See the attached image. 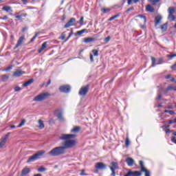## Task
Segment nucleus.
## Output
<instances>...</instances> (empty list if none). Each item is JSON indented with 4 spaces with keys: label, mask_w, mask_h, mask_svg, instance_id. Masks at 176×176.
<instances>
[{
    "label": "nucleus",
    "mask_w": 176,
    "mask_h": 176,
    "mask_svg": "<svg viewBox=\"0 0 176 176\" xmlns=\"http://www.w3.org/2000/svg\"><path fill=\"white\" fill-rule=\"evenodd\" d=\"M76 138V135L75 134H62L60 136V139L62 141H64L62 144V146L65 149H69L71 148H74L78 144L76 140H74L73 138Z\"/></svg>",
    "instance_id": "nucleus-1"
},
{
    "label": "nucleus",
    "mask_w": 176,
    "mask_h": 176,
    "mask_svg": "<svg viewBox=\"0 0 176 176\" xmlns=\"http://www.w3.org/2000/svg\"><path fill=\"white\" fill-rule=\"evenodd\" d=\"M65 153V148L63 146L55 147L52 149L48 155L50 156H60V155H64Z\"/></svg>",
    "instance_id": "nucleus-2"
},
{
    "label": "nucleus",
    "mask_w": 176,
    "mask_h": 176,
    "mask_svg": "<svg viewBox=\"0 0 176 176\" xmlns=\"http://www.w3.org/2000/svg\"><path fill=\"white\" fill-rule=\"evenodd\" d=\"M45 153L46 151H38L36 153L29 157V159L27 161V163H31V162H35V160L41 159V157H42V156H43V155H45Z\"/></svg>",
    "instance_id": "nucleus-3"
},
{
    "label": "nucleus",
    "mask_w": 176,
    "mask_h": 176,
    "mask_svg": "<svg viewBox=\"0 0 176 176\" xmlns=\"http://www.w3.org/2000/svg\"><path fill=\"white\" fill-rule=\"evenodd\" d=\"M49 97H50V94L47 92L41 93L35 96L33 99V101L41 102V101H45V100H46V98H49Z\"/></svg>",
    "instance_id": "nucleus-4"
},
{
    "label": "nucleus",
    "mask_w": 176,
    "mask_h": 176,
    "mask_svg": "<svg viewBox=\"0 0 176 176\" xmlns=\"http://www.w3.org/2000/svg\"><path fill=\"white\" fill-rule=\"evenodd\" d=\"M9 135H10V132H8L6 135L1 138L0 140V148H3L5 144H6V142L8 141V138H9Z\"/></svg>",
    "instance_id": "nucleus-5"
},
{
    "label": "nucleus",
    "mask_w": 176,
    "mask_h": 176,
    "mask_svg": "<svg viewBox=\"0 0 176 176\" xmlns=\"http://www.w3.org/2000/svg\"><path fill=\"white\" fill-rule=\"evenodd\" d=\"M55 116L58 118L59 122H65V118H64L63 111L61 110H56L55 111Z\"/></svg>",
    "instance_id": "nucleus-6"
},
{
    "label": "nucleus",
    "mask_w": 176,
    "mask_h": 176,
    "mask_svg": "<svg viewBox=\"0 0 176 176\" xmlns=\"http://www.w3.org/2000/svg\"><path fill=\"white\" fill-rule=\"evenodd\" d=\"M75 23H76V19H75V18H71L64 27L65 28H69V27L74 25Z\"/></svg>",
    "instance_id": "nucleus-7"
},
{
    "label": "nucleus",
    "mask_w": 176,
    "mask_h": 176,
    "mask_svg": "<svg viewBox=\"0 0 176 176\" xmlns=\"http://www.w3.org/2000/svg\"><path fill=\"white\" fill-rule=\"evenodd\" d=\"M95 167L96 170H105L107 168V164L103 162H98L96 164Z\"/></svg>",
    "instance_id": "nucleus-8"
},
{
    "label": "nucleus",
    "mask_w": 176,
    "mask_h": 176,
    "mask_svg": "<svg viewBox=\"0 0 176 176\" xmlns=\"http://www.w3.org/2000/svg\"><path fill=\"white\" fill-rule=\"evenodd\" d=\"M124 176H141V172L140 171H131V170H129L127 174Z\"/></svg>",
    "instance_id": "nucleus-9"
},
{
    "label": "nucleus",
    "mask_w": 176,
    "mask_h": 176,
    "mask_svg": "<svg viewBox=\"0 0 176 176\" xmlns=\"http://www.w3.org/2000/svg\"><path fill=\"white\" fill-rule=\"evenodd\" d=\"M152 65L151 67H155V65H159L163 63V58H160L156 63V58L155 57H151Z\"/></svg>",
    "instance_id": "nucleus-10"
},
{
    "label": "nucleus",
    "mask_w": 176,
    "mask_h": 176,
    "mask_svg": "<svg viewBox=\"0 0 176 176\" xmlns=\"http://www.w3.org/2000/svg\"><path fill=\"white\" fill-rule=\"evenodd\" d=\"M23 74H25V72H23V70H20V69H16L14 74H13V76H15L16 78L19 77V76H21V75H23Z\"/></svg>",
    "instance_id": "nucleus-11"
},
{
    "label": "nucleus",
    "mask_w": 176,
    "mask_h": 176,
    "mask_svg": "<svg viewBox=\"0 0 176 176\" xmlns=\"http://www.w3.org/2000/svg\"><path fill=\"white\" fill-rule=\"evenodd\" d=\"M110 164L111 166H109L110 170H112V168L113 170H118V168H119V166H118V162H111Z\"/></svg>",
    "instance_id": "nucleus-12"
},
{
    "label": "nucleus",
    "mask_w": 176,
    "mask_h": 176,
    "mask_svg": "<svg viewBox=\"0 0 176 176\" xmlns=\"http://www.w3.org/2000/svg\"><path fill=\"white\" fill-rule=\"evenodd\" d=\"M24 39H25L24 36H21L19 38L14 49H17V47H19V46H21V45L23 43V42H24Z\"/></svg>",
    "instance_id": "nucleus-13"
},
{
    "label": "nucleus",
    "mask_w": 176,
    "mask_h": 176,
    "mask_svg": "<svg viewBox=\"0 0 176 176\" xmlns=\"http://www.w3.org/2000/svg\"><path fill=\"white\" fill-rule=\"evenodd\" d=\"M162 16L160 15H157V16H155V26L157 27V25H159V24H160V21H162Z\"/></svg>",
    "instance_id": "nucleus-14"
},
{
    "label": "nucleus",
    "mask_w": 176,
    "mask_h": 176,
    "mask_svg": "<svg viewBox=\"0 0 176 176\" xmlns=\"http://www.w3.org/2000/svg\"><path fill=\"white\" fill-rule=\"evenodd\" d=\"M46 47H47V42L45 41L42 44L40 49L38 50V53H42V52H43Z\"/></svg>",
    "instance_id": "nucleus-15"
},
{
    "label": "nucleus",
    "mask_w": 176,
    "mask_h": 176,
    "mask_svg": "<svg viewBox=\"0 0 176 176\" xmlns=\"http://www.w3.org/2000/svg\"><path fill=\"white\" fill-rule=\"evenodd\" d=\"M88 91H89V89H80L78 92V94L80 96H86V94H87Z\"/></svg>",
    "instance_id": "nucleus-16"
},
{
    "label": "nucleus",
    "mask_w": 176,
    "mask_h": 176,
    "mask_svg": "<svg viewBox=\"0 0 176 176\" xmlns=\"http://www.w3.org/2000/svg\"><path fill=\"white\" fill-rule=\"evenodd\" d=\"M30 168L28 167H25L21 172V176H25L27 174H29L30 173Z\"/></svg>",
    "instance_id": "nucleus-17"
},
{
    "label": "nucleus",
    "mask_w": 176,
    "mask_h": 176,
    "mask_svg": "<svg viewBox=\"0 0 176 176\" xmlns=\"http://www.w3.org/2000/svg\"><path fill=\"white\" fill-rule=\"evenodd\" d=\"M146 12H149L150 13H153V12H155V8L152 6L148 4L146 6Z\"/></svg>",
    "instance_id": "nucleus-18"
},
{
    "label": "nucleus",
    "mask_w": 176,
    "mask_h": 176,
    "mask_svg": "<svg viewBox=\"0 0 176 176\" xmlns=\"http://www.w3.org/2000/svg\"><path fill=\"white\" fill-rule=\"evenodd\" d=\"M126 162L128 164V166H131L133 164H134V160L131 157H128L126 160Z\"/></svg>",
    "instance_id": "nucleus-19"
},
{
    "label": "nucleus",
    "mask_w": 176,
    "mask_h": 176,
    "mask_svg": "<svg viewBox=\"0 0 176 176\" xmlns=\"http://www.w3.org/2000/svg\"><path fill=\"white\" fill-rule=\"evenodd\" d=\"M34 82V79H30L23 84V87H27V86H30L32 83Z\"/></svg>",
    "instance_id": "nucleus-20"
},
{
    "label": "nucleus",
    "mask_w": 176,
    "mask_h": 176,
    "mask_svg": "<svg viewBox=\"0 0 176 176\" xmlns=\"http://www.w3.org/2000/svg\"><path fill=\"white\" fill-rule=\"evenodd\" d=\"M96 39L93 37H87L84 39L85 43H90V42H94Z\"/></svg>",
    "instance_id": "nucleus-21"
},
{
    "label": "nucleus",
    "mask_w": 176,
    "mask_h": 176,
    "mask_svg": "<svg viewBox=\"0 0 176 176\" xmlns=\"http://www.w3.org/2000/svg\"><path fill=\"white\" fill-rule=\"evenodd\" d=\"M168 14H174L175 13V7H169L168 8Z\"/></svg>",
    "instance_id": "nucleus-22"
},
{
    "label": "nucleus",
    "mask_w": 176,
    "mask_h": 176,
    "mask_svg": "<svg viewBox=\"0 0 176 176\" xmlns=\"http://www.w3.org/2000/svg\"><path fill=\"white\" fill-rule=\"evenodd\" d=\"M80 130V126H74L70 131L71 133H79Z\"/></svg>",
    "instance_id": "nucleus-23"
},
{
    "label": "nucleus",
    "mask_w": 176,
    "mask_h": 176,
    "mask_svg": "<svg viewBox=\"0 0 176 176\" xmlns=\"http://www.w3.org/2000/svg\"><path fill=\"white\" fill-rule=\"evenodd\" d=\"M167 25H168L167 23H166L164 25H161L160 28H161L162 32H164L167 31Z\"/></svg>",
    "instance_id": "nucleus-24"
},
{
    "label": "nucleus",
    "mask_w": 176,
    "mask_h": 176,
    "mask_svg": "<svg viewBox=\"0 0 176 176\" xmlns=\"http://www.w3.org/2000/svg\"><path fill=\"white\" fill-rule=\"evenodd\" d=\"M142 173H144L145 176H151V172L145 168H142Z\"/></svg>",
    "instance_id": "nucleus-25"
},
{
    "label": "nucleus",
    "mask_w": 176,
    "mask_h": 176,
    "mask_svg": "<svg viewBox=\"0 0 176 176\" xmlns=\"http://www.w3.org/2000/svg\"><path fill=\"white\" fill-rule=\"evenodd\" d=\"M38 128L41 129L45 128V124H43V121L42 120H38Z\"/></svg>",
    "instance_id": "nucleus-26"
},
{
    "label": "nucleus",
    "mask_w": 176,
    "mask_h": 176,
    "mask_svg": "<svg viewBox=\"0 0 176 176\" xmlns=\"http://www.w3.org/2000/svg\"><path fill=\"white\" fill-rule=\"evenodd\" d=\"M2 10H5L6 12H12V7L8 6L3 7Z\"/></svg>",
    "instance_id": "nucleus-27"
},
{
    "label": "nucleus",
    "mask_w": 176,
    "mask_h": 176,
    "mask_svg": "<svg viewBox=\"0 0 176 176\" xmlns=\"http://www.w3.org/2000/svg\"><path fill=\"white\" fill-rule=\"evenodd\" d=\"M120 16V14H117L111 17H110L108 19V21H112V20H115V19H118V17H119Z\"/></svg>",
    "instance_id": "nucleus-28"
},
{
    "label": "nucleus",
    "mask_w": 176,
    "mask_h": 176,
    "mask_svg": "<svg viewBox=\"0 0 176 176\" xmlns=\"http://www.w3.org/2000/svg\"><path fill=\"white\" fill-rule=\"evenodd\" d=\"M138 17H140V19H142L144 23V24L146 23V16H144V15H138Z\"/></svg>",
    "instance_id": "nucleus-29"
},
{
    "label": "nucleus",
    "mask_w": 176,
    "mask_h": 176,
    "mask_svg": "<svg viewBox=\"0 0 176 176\" xmlns=\"http://www.w3.org/2000/svg\"><path fill=\"white\" fill-rule=\"evenodd\" d=\"M129 145H130V140L129 139V136H127L125 140V146L126 148H129Z\"/></svg>",
    "instance_id": "nucleus-30"
},
{
    "label": "nucleus",
    "mask_w": 176,
    "mask_h": 176,
    "mask_svg": "<svg viewBox=\"0 0 176 176\" xmlns=\"http://www.w3.org/2000/svg\"><path fill=\"white\" fill-rule=\"evenodd\" d=\"M87 31V30H86V29H83V30H80V31H78L77 32H76V35H82V34H85V32H86Z\"/></svg>",
    "instance_id": "nucleus-31"
},
{
    "label": "nucleus",
    "mask_w": 176,
    "mask_h": 176,
    "mask_svg": "<svg viewBox=\"0 0 176 176\" xmlns=\"http://www.w3.org/2000/svg\"><path fill=\"white\" fill-rule=\"evenodd\" d=\"M38 173H45V171H46V168H45L43 166H40L38 168Z\"/></svg>",
    "instance_id": "nucleus-32"
},
{
    "label": "nucleus",
    "mask_w": 176,
    "mask_h": 176,
    "mask_svg": "<svg viewBox=\"0 0 176 176\" xmlns=\"http://www.w3.org/2000/svg\"><path fill=\"white\" fill-rule=\"evenodd\" d=\"M168 19H169L172 21H174V20H175V16H174L173 14H168Z\"/></svg>",
    "instance_id": "nucleus-33"
},
{
    "label": "nucleus",
    "mask_w": 176,
    "mask_h": 176,
    "mask_svg": "<svg viewBox=\"0 0 176 176\" xmlns=\"http://www.w3.org/2000/svg\"><path fill=\"white\" fill-rule=\"evenodd\" d=\"M59 90L60 93H69V91H71L69 89H60Z\"/></svg>",
    "instance_id": "nucleus-34"
},
{
    "label": "nucleus",
    "mask_w": 176,
    "mask_h": 176,
    "mask_svg": "<svg viewBox=\"0 0 176 176\" xmlns=\"http://www.w3.org/2000/svg\"><path fill=\"white\" fill-rule=\"evenodd\" d=\"M101 12H102V13H109V12H111V9H109V8H102Z\"/></svg>",
    "instance_id": "nucleus-35"
},
{
    "label": "nucleus",
    "mask_w": 176,
    "mask_h": 176,
    "mask_svg": "<svg viewBox=\"0 0 176 176\" xmlns=\"http://www.w3.org/2000/svg\"><path fill=\"white\" fill-rule=\"evenodd\" d=\"M25 120H22L21 122L17 126V127H23L25 124Z\"/></svg>",
    "instance_id": "nucleus-36"
},
{
    "label": "nucleus",
    "mask_w": 176,
    "mask_h": 176,
    "mask_svg": "<svg viewBox=\"0 0 176 176\" xmlns=\"http://www.w3.org/2000/svg\"><path fill=\"white\" fill-rule=\"evenodd\" d=\"M8 79H9V76H8V75L2 76V80L3 82H6V80H8Z\"/></svg>",
    "instance_id": "nucleus-37"
},
{
    "label": "nucleus",
    "mask_w": 176,
    "mask_h": 176,
    "mask_svg": "<svg viewBox=\"0 0 176 176\" xmlns=\"http://www.w3.org/2000/svg\"><path fill=\"white\" fill-rule=\"evenodd\" d=\"M92 53H93L94 56H95L96 57L98 56V50H93Z\"/></svg>",
    "instance_id": "nucleus-38"
},
{
    "label": "nucleus",
    "mask_w": 176,
    "mask_h": 176,
    "mask_svg": "<svg viewBox=\"0 0 176 176\" xmlns=\"http://www.w3.org/2000/svg\"><path fill=\"white\" fill-rule=\"evenodd\" d=\"M65 32H63L60 35V39H61V41H64V39H65Z\"/></svg>",
    "instance_id": "nucleus-39"
},
{
    "label": "nucleus",
    "mask_w": 176,
    "mask_h": 176,
    "mask_svg": "<svg viewBox=\"0 0 176 176\" xmlns=\"http://www.w3.org/2000/svg\"><path fill=\"white\" fill-rule=\"evenodd\" d=\"M165 113H170V115H174V111L173 110H165Z\"/></svg>",
    "instance_id": "nucleus-40"
},
{
    "label": "nucleus",
    "mask_w": 176,
    "mask_h": 176,
    "mask_svg": "<svg viewBox=\"0 0 176 176\" xmlns=\"http://www.w3.org/2000/svg\"><path fill=\"white\" fill-rule=\"evenodd\" d=\"M21 17H23V15H19V13L15 14V18L18 19V20H21Z\"/></svg>",
    "instance_id": "nucleus-41"
},
{
    "label": "nucleus",
    "mask_w": 176,
    "mask_h": 176,
    "mask_svg": "<svg viewBox=\"0 0 176 176\" xmlns=\"http://www.w3.org/2000/svg\"><path fill=\"white\" fill-rule=\"evenodd\" d=\"M139 163L141 168V171H142V168H145V167H144V162L142 161H140Z\"/></svg>",
    "instance_id": "nucleus-42"
},
{
    "label": "nucleus",
    "mask_w": 176,
    "mask_h": 176,
    "mask_svg": "<svg viewBox=\"0 0 176 176\" xmlns=\"http://www.w3.org/2000/svg\"><path fill=\"white\" fill-rule=\"evenodd\" d=\"M104 41L105 43H108V42H109V41H111V36H108L107 37H106V38H104Z\"/></svg>",
    "instance_id": "nucleus-43"
},
{
    "label": "nucleus",
    "mask_w": 176,
    "mask_h": 176,
    "mask_svg": "<svg viewBox=\"0 0 176 176\" xmlns=\"http://www.w3.org/2000/svg\"><path fill=\"white\" fill-rule=\"evenodd\" d=\"M167 57L168 58H174V57H176V54L167 55Z\"/></svg>",
    "instance_id": "nucleus-44"
},
{
    "label": "nucleus",
    "mask_w": 176,
    "mask_h": 176,
    "mask_svg": "<svg viewBox=\"0 0 176 176\" xmlns=\"http://www.w3.org/2000/svg\"><path fill=\"white\" fill-rule=\"evenodd\" d=\"M60 89H71V86L69 85H63L60 87Z\"/></svg>",
    "instance_id": "nucleus-45"
},
{
    "label": "nucleus",
    "mask_w": 176,
    "mask_h": 176,
    "mask_svg": "<svg viewBox=\"0 0 176 176\" xmlns=\"http://www.w3.org/2000/svg\"><path fill=\"white\" fill-rule=\"evenodd\" d=\"M169 124H173V123H176V118H175L174 120H170L168 121Z\"/></svg>",
    "instance_id": "nucleus-46"
},
{
    "label": "nucleus",
    "mask_w": 176,
    "mask_h": 176,
    "mask_svg": "<svg viewBox=\"0 0 176 176\" xmlns=\"http://www.w3.org/2000/svg\"><path fill=\"white\" fill-rule=\"evenodd\" d=\"M83 19H84V17L81 16L79 21V24H80V25H83Z\"/></svg>",
    "instance_id": "nucleus-47"
},
{
    "label": "nucleus",
    "mask_w": 176,
    "mask_h": 176,
    "mask_svg": "<svg viewBox=\"0 0 176 176\" xmlns=\"http://www.w3.org/2000/svg\"><path fill=\"white\" fill-rule=\"evenodd\" d=\"M80 175H81V176H87V174L85 173V170L82 169L81 170V173H80Z\"/></svg>",
    "instance_id": "nucleus-48"
},
{
    "label": "nucleus",
    "mask_w": 176,
    "mask_h": 176,
    "mask_svg": "<svg viewBox=\"0 0 176 176\" xmlns=\"http://www.w3.org/2000/svg\"><path fill=\"white\" fill-rule=\"evenodd\" d=\"M131 10H134V7H131V8H128L126 10V13H129V12H131Z\"/></svg>",
    "instance_id": "nucleus-49"
},
{
    "label": "nucleus",
    "mask_w": 176,
    "mask_h": 176,
    "mask_svg": "<svg viewBox=\"0 0 176 176\" xmlns=\"http://www.w3.org/2000/svg\"><path fill=\"white\" fill-rule=\"evenodd\" d=\"M38 36V33H36L33 37L30 40V42H34V41H35L36 38Z\"/></svg>",
    "instance_id": "nucleus-50"
},
{
    "label": "nucleus",
    "mask_w": 176,
    "mask_h": 176,
    "mask_svg": "<svg viewBox=\"0 0 176 176\" xmlns=\"http://www.w3.org/2000/svg\"><path fill=\"white\" fill-rule=\"evenodd\" d=\"M157 2H160V0H152L153 5H156Z\"/></svg>",
    "instance_id": "nucleus-51"
},
{
    "label": "nucleus",
    "mask_w": 176,
    "mask_h": 176,
    "mask_svg": "<svg viewBox=\"0 0 176 176\" xmlns=\"http://www.w3.org/2000/svg\"><path fill=\"white\" fill-rule=\"evenodd\" d=\"M171 141L172 142H174V144H176V138H175V136H173L171 138Z\"/></svg>",
    "instance_id": "nucleus-52"
},
{
    "label": "nucleus",
    "mask_w": 176,
    "mask_h": 176,
    "mask_svg": "<svg viewBox=\"0 0 176 176\" xmlns=\"http://www.w3.org/2000/svg\"><path fill=\"white\" fill-rule=\"evenodd\" d=\"M115 170H116V169H113V168H111V171L112 172V173H111V175H113V176H115L116 174V172H115Z\"/></svg>",
    "instance_id": "nucleus-53"
},
{
    "label": "nucleus",
    "mask_w": 176,
    "mask_h": 176,
    "mask_svg": "<svg viewBox=\"0 0 176 176\" xmlns=\"http://www.w3.org/2000/svg\"><path fill=\"white\" fill-rule=\"evenodd\" d=\"M90 61L91 62V63H93V61H94V58L93 57V54H90Z\"/></svg>",
    "instance_id": "nucleus-54"
},
{
    "label": "nucleus",
    "mask_w": 176,
    "mask_h": 176,
    "mask_svg": "<svg viewBox=\"0 0 176 176\" xmlns=\"http://www.w3.org/2000/svg\"><path fill=\"white\" fill-rule=\"evenodd\" d=\"M170 78H171V74H168L165 76V79H170Z\"/></svg>",
    "instance_id": "nucleus-55"
},
{
    "label": "nucleus",
    "mask_w": 176,
    "mask_h": 176,
    "mask_svg": "<svg viewBox=\"0 0 176 176\" xmlns=\"http://www.w3.org/2000/svg\"><path fill=\"white\" fill-rule=\"evenodd\" d=\"M127 1H128L127 2L128 5H131L133 2H134V0H127Z\"/></svg>",
    "instance_id": "nucleus-56"
},
{
    "label": "nucleus",
    "mask_w": 176,
    "mask_h": 176,
    "mask_svg": "<svg viewBox=\"0 0 176 176\" xmlns=\"http://www.w3.org/2000/svg\"><path fill=\"white\" fill-rule=\"evenodd\" d=\"M0 20H8V16H4L3 17H0Z\"/></svg>",
    "instance_id": "nucleus-57"
},
{
    "label": "nucleus",
    "mask_w": 176,
    "mask_h": 176,
    "mask_svg": "<svg viewBox=\"0 0 176 176\" xmlns=\"http://www.w3.org/2000/svg\"><path fill=\"white\" fill-rule=\"evenodd\" d=\"M27 30H28V28L25 27L22 29V32H25V31H27Z\"/></svg>",
    "instance_id": "nucleus-58"
},
{
    "label": "nucleus",
    "mask_w": 176,
    "mask_h": 176,
    "mask_svg": "<svg viewBox=\"0 0 176 176\" xmlns=\"http://www.w3.org/2000/svg\"><path fill=\"white\" fill-rule=\"evenodd\" d=\"M50 83H52V81L50 80H49V81L47 82L46 86H45V87H47V86H49V85H50Z\"/></svg>",
    "instance_id": "nucleus-59"
},
{
    "label": "nucleus",
    "mask_w": 176,
    "mask_h": 176,
    "mask_svg": "<svg viewBox=\"0 0 176 176\" xmlns=\"http://www.w3.org/2000/svg\"><path fill=\"white\" fill-rule=\"evenodd\" d=\"M170 82H176L175 81V78H171L170 80Z\"/></svg>",
    "instance_id": "nucleus-60"
},
{
    "label": "nucleus",
    "mask_w": 176,
    "mask_h": 176,
    "mask_svg": "<svg viewBox=\"0 0 176 176\" xmlns=\"http://www.w3.org/2000/svg\"><path fill=\"white\" fill-rule=\"evenodd\" d=\"M89 85H87V86H85V87H81V89H89Z\"/></svg>",
    "instance_id": "nucleus-61"
},
{
    "label": "nucleus",
    "mask_w": 176,
    "mask_h": 176,
    "mask_svg": "<svg viewBox=\"0 0 176 176\" xmlns=\"http://www.w3.org/2000/svg\"><path fill=\"white\" fill-rule=\"evenodd\" d=\"M162 98V95H158L157 97V100H160Z\"/></svg>",
    "instance_id": "nucleus-62"
},
{
    "label": "nucleus",
    "mask_w": 176,
    "mask_h": 176,
    "mask_svg": "<svg viewBox=\"0 0 176 176\" xmlns=\"http://www.w3.org/2000/svg\"><path fill=\"white\" fill-rule=\"evenodd\" d=\"M22 17H27V14H21Z\"/></svg>",
    "instance_id": "nucleus-63"
},
{
    "label": "nucleus",
    "mask_w": 176,
    "mask_h": 176,
    "mask_svg": "<svg viewBox=\"0 0 176 176\" xmlns=\"http://www.w3.org/2000/svg\"><path fill=\"white\" fill-rule=\"evenodd\" d=\"M166 134H168V133H170V129H166Z\"/></svg>",
    "instance_id": "nucleus-64"
}]
</instances>
